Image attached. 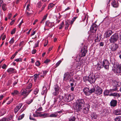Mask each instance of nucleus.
<instances>
[{"mask_svg": "<svg viewBox=\"0 0 121 121\" xmlns=\"http://www.w3.org/2000/svg\"><path fill=\"white\" fill-rule=\"evenodd\" d=\"M85 103L84 99H78L76 101V105L75 106V109L76 111L78 112H81L84 106Z\"/></svg>", "mask_w": 121, "mask_h": 121, "instance_id": "f257e3e1", "label": "nucleus"}, {"mask_svg": "<svg viewBox=\"0 0 121 121\" xmlns=\"http://www.w3.org/2000/svg\"><path fill=\"white\" fill-rule=\"evenodd\" d=\"M98 28V26L95 23H93L91 26L90 28V33H91V34H92L91 33H93V37H91V35H90L89 37H91V40L93 39L94 36L95 35L96 32Z\"/></svg>", "mask_w": 121, "mask_h": 121, "instance_id": "f03ea898", "label": "nucleus"}, {"mask_svg": "<svg viewBox=\"0 0 121 121\" xmlns=\"http://www.w3.org/2000/svg\"><path fill=\"white\" fill-rule=\"evenodd\" d=\"M87 52V47L86 46H84L82 48L81 52H79L78 55L79 56H77L76 57L77 59H78V60L80 61L81 57H83L86 56V54Z\"/></svg>", "mask_w": 121, "mask_h": 121, "instance_id": "7ed1b4c3", "label": "nucleus"}, {"mask_svg": "<svg viewBox=\"0 0 121 121\" xmlns=\"http://www.w3.org/2000/svg\"><path fill=\"white\" fill-rule=\"evenodd\" d=\"M93 89L94 90L93 93L95 92V94H96L100 95L102 93V89L98 85L93 86Z\"/></svg>", "mask_w": 121, "mask_h": 121, "instance_id": "20e7f679", "label": "nucleus"}, {"mask_svg": "<svg viewBox=\"0 0 121 121\" xmlns=\"http://www.w3.org/2000/svg\"><path fill=\"white\" fill-rule=\"evenodd\" d=\"M93 87L90 88L89 87H85L83 89V91L85 95L87 96H90L93 93Z\"/></svg>", "mask_w": 121, "mask_h": 121, "instance_id": "39448f33", "label": "nucleus"}, {"mask_svg": "<svg viewBox=\"0 0 121 121\" xmlns=\"http://www.w3.org/2000/svg\"><path fill=\"white\" fill-rule=\"evenodd\" d=\"M85 79L87 81L91 84L94 83L96 80L95 78V76L92 74H90L88 77H85Z\"/></svg>", "mask_w": 121, "mask_h": 121, "instance_id": "423d86ee", "label": "nucleus"}, {"mask_svg": "<svg viewBox=\"0 0 121 121\" xmlns=\"http://www.w3.org/2000/svg\"><path fill=\"white\" fill-rule=\"evenodd\" d=\"M118 38V35L114 34L111 36L109 40L111 43H114L117 41Z\"/></svg>", "mask_w": 121, "mask_h": 121, "instance_id": "0eeeda50", "label": "nucleus"}, {"mask_svg": "<svg viewBox=\"0 0 121 121\" xmlns=\"http://www.w3.org/2000/svg\"><path fill=\"white\" fill-rule=\"evenodd\" d=\"M110 63L107 59H104L102 61V65L103 67L106 69L108 70Z\"/></svg>", "mask_w": 121, "mask_h": 121, "instance_id": "6e6552de", "label": "nucleus"}, {"mask_svg": "<svg viewBox=\"0 0 121 121\" xmlns=\"http://www.w3.org/2000/svg\"><path fill=\"white\" fill-rule=\"evenodd\" d=\"M73 99V97L70 94H66L65 95L63 99L65 101L68 102L72 100Z\"/></svg>", "mask_w": 121, "mask_h": 121, "instance_id": "1a4fd4ad", "label": "nucleus"}, {"mask_svg": "<svg viewBox=\"0 0 121 121\" xmlns=\"http://www.w3.org/2000/svg\"><path fill=\"white\" fill-rule=\"evenodd\" d=\"M114 67V72L117 73H121V66L119 65H113Z\"/></svg>", "mask_w": 121, "mask_h": 121, "instance_id": "9d476101", "label": "nucleus"}, {"mask_svg": "<svg viewBox=\"0 0 121 121\" xmlns=\"http://www.w3.org/2000/svg\"><path fill=\"white\" fill-rule=\"evenodd\" d=\"M32 90V89L30 90L25 89L24 90L21 94V95L24 96V97H23V99L26 97Z\"/></svg>", "mask_w": 121, "mask_h": 121, "instance_id": "9b49d317", "label": "nucleus"}, {"mask_svg": "<svg viewBox=\"0 0 121 121\" xmlns=\"http://www.w3.org/2000/svg\"><path fill=\"white\" fill-rule=\"evenodd\" d=\"M54 89L55 91L53 93V95L55 96H56L58 95L60 91V88L58 85L56 84L54 86Z\"/></svg>", "mask_w": 121, "mask_h": 121, "instance_id": "f8f14e48", "label": "nucleus"}, {"mask_svg": "<svg viewBox=\"0 0 121 121\" xmlns=\"http://www.w3.org/2000/svg\"><path fill=\"white\" fill-rule=\"evenodd\" d=\"M118 48V45L116 43H114V44L112 45L110 48L112 52H113L116 51Z\"/></svg>", "mask_w": 121, "mask_h": 121, "instance_id": "ddd939ff", "label": "nucleus"}, {"mask_svg": "<svg viewBox=\"0 0 121 121\" xmlns=\"http://www.w3.org/2000/svg\"><path fill=\"white\" fill-rule=\"evenodd\" d=\"M71 76L70 73L68 72L65 73L64 75L63 80L67 81L70 78Z\"/></svg>", "mask_w": 121, "mask_h": 121, "instance_id": "4468645a", "label": "nucleus"}, {"mask_svg": "<svg viewBox=\"0 0 121 121\" xmlns=\"http://www.w3.org/2000/svg\"><path fill=\"white\" fill-rule=\"evenodd\" d=\"M45 26L46 27L51 28L54 26V23L53 22H51L49 20H47L46 22Z\"/></svg>", "mask_w": 121, "mask_h": 121, "instance_id": "2eb2a0df", "label": "nucleus"}, {"mask_svg": "<svg viewBox=\"0 0 121 121\" xmlns=\"http://www.w3.org/2000/svg\"><path fill=\"white\" fill-rule=\"evenodd\" d=\"M7 71L9 74L13 73H16V70L14 68H11L8 69Z\"/></svg>", "mask_w": 121, "mask_h": 121, "instance_id": "dca6fc26", "label": "nucleus"}, {"mask_svg": "<svg viewBox=\"0 0 121 121\" xmlns=\"http://www.w3.org/2000/svg\"><path fill=\"white\" fill-rule=\"evenodd\" d=\"M117 101L114 99H112L110 103L111 106L115 107L117 105Z\"/></svg>", "mask_w": 121, "mask_h": 121, "instance_id": "f3484780", "label": "nucleus"}, {"mask_svg": "<svg viewBox=\"0 0 121 121\" xmlns=\"http://www.w3.org/2000/svg\"><path fill=\"white\" fill-rule=\"evenodd\" d=\"M113 33L112 31L111 30L108 29L105 33V37L106 38L109 37Z\"/></svg>", "mask_w": 121, "mask_h": 121, "instance_id": "a211bd4d", "label": "nucleus"}, {"mask_svg": "<svg viewBox=\"0 0 121 121\" xmlns=\"http://www.w3.org/2000/svg\"><path fill=\"white\" fill-rule=\"evenodd\" d=\"M89 108L90 105H88L86 108L85 107L83 108L82 112L85 114L88 113L89 111Z\"/></svg>", "mask_w": 121, "mask_h": 121, "instance_id": "6ab92c4d", "label": "nucleus"}, {"mask_svg": "<svg viewBox=\"0 0 121 121\" xmlns=\"http://www.w3.org/2000/svg\"><path fill=\"white\" fill-rule=\"evenodd\" d=\"M111 4L113 7L117 8L118 6V0H113Z\"/></svg>", "mask_w": 121, "mask_h": 121, "instance_id": "aec40b11", "label": "nucleus"}, {"mask_svg": "<svg viewBox=\"0 0 121 121\" xmlns=\"http://www.w3.org/2000/svg\"><path fill=\"white\" fill-rule=\"evenodd\" d=\"M113 113L115 115H119L121 114V110L119 109H114L113 111Z\"/></svg>", "mask_w": 121, "mask_h": 121, "instance_id": "412c9836", "label": "nucleus"}, {"mask_svg": "<svg viewBox=\"0 0 121 121\" xmlns=\"http://www.w3.org/2000/svg\"><path fill=\"white\" fill-rule=\"evenodd\" d=\"M6 110L4 109H0V116L3 115L6 112Z\"/></svg>", "mask_w": 121, "mask_h": 121, "instance_id": "4be33fe9", "label": "nucleus"}, {"mask_svg": "<svg viewBox=\"0 0 121 121\" xmlns=\"http://www.w3.org/2000/svg\"><path fill=\"white\" fill-rule=\"evenodd\" d=\"M109 96H119L120 95L119 94L116 93H111V94L109 95Z\"/></svg>", "mask_w": 121, "mask_h": 121, "instance_id": "5701e85b", "label": "nucleus"}, {"mask_svg": "<svg viewBox=\"0 0 121 121\" xmlns=\"http://www.w3.org/2000/svg\"><path fill=\"white\" fill-rule=\"evenodd\" d=\"M110 92V91L109 90H106L104 92V96L108 95Z\"/></svg>", "mask_w": 121, "mask_h": 121, "instance_id": "b1692460", "label": "nucleus"}, {"mask_svg": "<svg viewBox=\"0 0 121 121\" xmlns=\"http://www.w3.org/2000/svg\"><path fill=\"white\" fill-rule=\"evenodd\" d=\"M33 99H28L26 101V103L29 105L33 101Z\"/></svg>", "mask_w": 121, "mask_h": 121, "instance_id": "393cba45", "label": "nucleus"}, {"mask_svg": "<svg viewBox=\"0 0 121 121\" xmlns=\"http://www.w3.org/2000/svg\"><path fill=\"white\" fill-rule=\"evenodd\" d=\"M91 117L92 119H95L97 118V116L95 113H93L91 114Z\"/></svg>", "mask_w": 121, "mask_h": 121, "instance_id": "a878e982", "label": "nucleus"}, {"mask_svg": "<svg viewBox=\"0 0 121 121\" xmlns=\"http://www.w3.org/2000/svg\"><path fill=\"white\" fill-rule=\"evenodd\" d=\"M58 115V114L56 113H52L50 114L48 117H56Z\"/></svg>", "mask_w": 121, "mask_h": 121, "instance_id": "bb28decb", "label": "nucleus"}, {"mask_svg": "<svg viewBox=\"0 0 121 121\" xmlns=\"http://www.w3.org/2000/svg\"><path fill=\"white\" fill-rule=\"evenodd\" d=\"M48 114L47 113H44L39 114V116L40 117H43V118H45L48 117Z\"/></svg>", "mask_w": 121, "mask_h": 121, "instance_id": "cd10ccee", "label": "nucleus"}, {"mask_svg": "<svg viewBox=\"0 0 121 121\" xmlns=\"http://www.w3.org/2000/svg\"><path fill=\"white\" fill-rule=\"evenodd\" d=\"M76 118L74 116H71L69 119V121H75Z\"/></svg>", "mask_w": 121, "mask_h": 121, "instance_id": "c85d7f7f", "label": "nucleus"}, {"mask_svg": "<svg viewBox=\"0 0 121 121\" xmlns=\"http://www.w3.org/2000/svg\"><path fill=\"white\" fill-rule=\"evenodd\" d=\"M19 92L16 90H14L11 93V94L13 95H14L17 94H19Z\"/></svg>", "mask_w": 121, "mask_h": 121, "instance_id": "c756f323", "label": "nucleus"}, {"mask_svg": "<svg viewBox=\"0 0 121 121\" xmlns=\"http://www.w3.org/2000/svg\"><path fill=\"white\" fill-rule=\"evenodd\" d=\"M115 121H121V116H117L114 119Z\"/></svg>", "mask_w": 121, "mask_h": 121, "instance_id": "7c9ffc66", "label": "nucleus"}, {"mask_svg": "<svg viewBox=\"0 0 121 121\" xmlns=\"http://www.w3.org/2000/svg\"><path fill=\"white\" fill-rule=\"evenodd\" d=\"M32 85L31 83L29 84L27 86L26 90H30L32 87Z\"/></svg>", "mask_w": 121, "mask_h": 121, "instance_id": "2f4dec72", "label": "nucleus"}, {"mask_svg": "<svg viewBox=\"0 0 121 121\" xmlns=\"http://www.w3.org/2000/svg\"><path fill=\"white\" fill-rule=\"evenodd\" d=\"M55 4H53L52 3H51L49 4L48 7V9H50L52 8L53 7L55 6Z\"/></svg>", "mask_w": 121, "mask_h": 121, "instance_id": "473e14b6", "label": "nucleus"}, {"mask_svg": "<svg viewBox=\"0 0 121 121\" xmlns=\"http://www.w3.org/2000/svg\"><path fill=\"white\" fill-rule=\"evenodd\" d=\"M25 116V114H23L21 115H20L18 118V120H20L23 118Z\"/></svg>", "mask_w": 121, "mask_h": 121, "instance_id": "72a5a7b5", "label": "nucleus"}, {"mask_svg": "<svg viewBox=\"0 0 121 121\" xmlns=\"http://www.w3.org/2000/svg\"><path fill=\"white\" fill-rule=\"evenodd\" d=\"M6 6V4H3L2 6V8L4 11H5L6 9L5 8Z\"/></svg>", "mask_w": 121, "mask_h": 121, "instance_id": "f704fd0d", "label": "nucleus"}, {"mask_svg": "<svg viewBox=\"0 0 121 121\" xmlns=\"http://www.w3.org/2000/svg\"><path fill=\"white\" fill-rule=\"evenodd\" d=\"M20 109L19 108H18V107L16 106L14 109V113L16 114L18 111Z\"/></svg>", "mask_w": 121, "mask_h": 121, "instance_id": "c9c22d12", "label": "nucleus"}, {"mask_svg": "<svg viewBox=\"0 0 121 121\" xmlns=\"http://www.w3.org/2000/svg\"><path fill=\"white\" fill-rule=\"evenodd\" d=\"M64 22H62L61 23L60 25V26L59 28V29H61L64 26Z\"/></svg>", "mask_w": 121, "mask_h": 121, "instance_id": "e433bc0d", "label": "nucleus"}, {"mask_svg": "<svg viewBox=\"0 0 121 121\" xmlns=\"http://www.w3.org/2000/svg\"><path fill=\"white\" fill-rule=\"evenodd\" d=\"M77 17H73L72 19V20L71 22V24L72 25L73 24L74 21L77 18Z\"/></svg>", "mask_w": 121, "mask_h": 121, "instance_id": "4c0bfd02", "label": "nucleus"}, {"mask_svg": "<svg viewBox=\"0 0 121 121\" xmlns=\"http://www.w3.org/2000/svg\"><path fill=\"white\" fill-rule=\"evenodd\" d=\"M16 31V28H14L11 31L10 33L12 35H13L15 33Z\"/></svg>", "mask_w": 121, "mask_h": 121, "instance_id": "58836bf2", "label": "nucleus"}, {"mask_svg": "<svg viewBox=\"0 0 121 121\" xmlns=\"http://www.w3.org/2000/svg\"><path fill=\"white\" fill-rule=\"evenodd\" d=\"M69 24L68 22H66L65 24V30H67L68 29V28L69 26Z\"/></svg>", "mask_w": 121, "mask_h": 121, "instance_id": "ea45409f", "label": "nucleus"}, {"mask_svg": "<svg viewBox=\"0 0 121 121\" xmlns=\"http://www.w3.org/2000/svg\"><path fill=\"white\" fill-rule=\"evenodd\" d=\"M34 81L35 82H36L37 80V79L38 77L37 76V74H35L34 75Z\"/></svg>", "mask_w": 121, "mask_h": 121, "instance_id": "a19ab883", "label": "nucleus"}, {"mask_svg": "<svg viewBox=\"0 0 121 121\" xmlns=\"http://www.w3.org/2000/svg\"><path fill=\"white\" fill-rule=\"evenodd\" d=\"M45 88V89H44V90L42 92H41V94L42 95H44L45 93L46 92L45 90H46V88L45 87V86H43V88L44 89V88ZM47 92V91H46V92Z\"/></svg>", "mask_w": 121, "mask_h": 121, "instance_id": "79ce46f5", "label": "nucleus"}, {"mask_svg": "<svg viewBox=\"0 0 121 121\" xmlns=\"http://www.w3.org/2000/svg\"><path fill=\"white\" fill-rule=\"evenodd\" d=\"M39 91V89L37 88H36L34 91V93L36 95L38 93Z\"/></svg>", "mask_w": 121, "mask_h": 121, "instance_id": "37998d69", "label": "nucleus"}, {"mask_svg": "<svg viewBox=\"0 0 121 121\" xmlns=\"http://www.w3.org/2000/svg\"><path fill=\"white\" fill-rule=\"evenodd\" d=\"M14 61H16L17 62H21L22 61V59L21 58H19L16 59Z\"/></svg>", "mask_w": 121, "mask_h": 121, "instance_id": "c03bdc74", "label": "nucleus"}, {"mask_svg": "<svg viewBox=\"0 0 121 121\" xmlns=\"http://www.w3.org/2000/svg\"><path fill=\"white\" fill-rule=\"evenodd\" d=\"M103 68L102 65H101V66H97V69L98 70H99L102 68Z\"/></svg>", "mask_w": 121, "mask_h": 121, "instance_id": "a18cd8bd", "label": "nucleus"}, {"mask_svg": "<svg viewBox=\"0 0 121 121\" xmlns=\"http://www.w3.org/2000/svg\"><path fill=\"white\" fill-rule=\"evenodd\" d=\"M14 38H12L10 41L9 42V43L10 44H12L14 42Z\"/></svg>", "mask_w": 121, "mask_h": 121, "instance_id": "49530a36", "label": "nucleus"}, {"mask_svg": "<svg viewBox=\"0 0 121 121\" xmlns=\"http://www.w3.org/2000/svg\"><path fill=\"white\" fill-rule=\"evenodd\" d=\"M61 62V61L60 60L56 64V67H57L60 64Z\"/></svg>", "mask_w": 121, "mask_h": 121, "instance_id": "de8ad7c7", "label": "nucleus"}, {"mask_svg": "<svg viewBox=\"0 0 121 121\" xmlns=\"http://www.w3.org/2000/svg\"><path fill=\"white\" fill-rule=\"evenodd\" d=\"M18 82V79L16 80L13 83V85L14 86L17 84Z\"/></svg>", "mask_w": 121, "mask_h": 121, "instance_id": "09e8293b", "label": "nucleus"}, {"mask_svg": "<svg viewBox=\"0 0 121 121\" xmlns=\"http://www.w3.org/2000/svg\"><path fill=\"white\" fill-rule=\"evenodd\" d=\"M13 98H12L7 103V104H10L13 101Z\"/></svg>", "mask_w": 121, "mask_h": 121, "instance_id": "8fccbe9b", "label": "nucleus"}, {"mask_svg": "<svg viewBox=\"0 0 121 121\" xmlns=\"http://www.w3.org/2000/svg\"><path fill=\"white\" fill-rule=\"evenodd\" d=\"M43 76H46L47 73L48 72V71L47 70H44L43 71Z\"/></svg>", "mask_w": 121, "mask_h": 121, "instance_id": "3c124183", "label": "nucleus"}, {"mask_svg": "<svg viewBox=\"0 0 121 121\" xmlns=\"http://www.w3.org/2000/svg\"><path fill=\"white\" fill-rule=\"evenodd\" d=\"M22 103H20L17 106V107H18V108H19L20 109L21 108L22 106Z\"/></svg>", "mask_w": 121, "mask_h": 121, "instance_id": "603ef678", "label": "nucleus"}, {"mask_svg": "<svg viewBox=\"0 0 121 121\" xmlns=\"http://www.w3.org/2000/svg\"><path fill=\"white\" fill-rule=\"evenodd\" d=\"M40 63L39 62V61H37L35 63V65L36 66H39L40 65Z\"/></svg>", "mask_w": 121, "mask_h": 121, "instance_id": "864d4df0", "label": "nucleus"}, {"mask_svg": "<svg viewBox=\"0 0 121 121\" xmlns=\"http://www.w3.org/2000/svg\"><path fill=\"white\" fill-rule=\"evenodd\" d=\"M48 43V40H45V42L44 44V47H46Z\"/></svg>", "mask_w": 121, "mask_h": 121, "instance_id": "5fc2aeb1", "label": "nucleus"}, {"mask_svg": "<svg viewBox=\"0 0 121 121\" xmlns=\"http://www.w3.org/2000/svg\"><path fill=\"white\" fill-rule=\"evenodd\" d=\"M30 6L29 4H28L26 6V9L27 10L29 11H30V9L29 8V7Z\"/></svg>", "mask_w": 121, "mask_h": 121, "instance_id": "6e6d98bb", "label": "nucleus"}, {"mask_svg": "<svg viewBox=\"0 0 121 121\" xmlns=\"http://www.w3.org/2000/svg\"><path fill=\"white\" fill-rule=\"evenodd\" d=\"M26 14L28 16H30L31 15L32 13H29V12L26 11Z\"/></svg>", "mask_w": 121, "mask_h": 121, "instance_id": "4d7b16f0", "label": "nucleus"}, {"mask_svg": "<svg viewBox=\"0 0 121 121\" xmlns=\"http://www.w3.org/2000/svg\"><path fill=\"white\" fill-rule=\"evenodd\" d=\"M117 90V88H115V89H110L109 91H110V92H112V91H115Z\"/></svg>", "mask_w": 121, "mask_h": 121, "instance_id": "13d9d810", "label": "nucleus"}, {"mask_svg": "<svg viewBox=\"0 0 121 121\" xmlns=\"http://www.w3.org/2000/svg\"><path fill=\"white\" fill-rule=\"evenodd\" d=\"M24 22L23 21V20H22V21L21 22L19 23V25L18 26V27H19V28H21V25H22V23Z\"/></svg>", "mask_w": 121, "mask_h": 121, "instance_id": "bf43d9fd", "label": "nucleus"}, {"mask_svg": "<svg viewBox=\"0 0 121 121\" xmlns=\"http://www.w3.org/2000/svg\"><path fill=\"white\" fill-rule=\"evenodd\" d=\"M9 97H8L7 98H6L3 101V102L2 103V104H3L4 103H5V102L6 101L9 99Z\"/></svg>", "mask_w": 121, "mask_h": 121, "instance_id": "052dcab7", "label": "nucleus"}, {"mask_svg": "<svg viewBox=\"0 0 121 121\" xmlns=\"http://www.w3.org/2000/svg\"><path fill=\"white\" fill-rule=\"evenodd\" d=\"M50 61V60H49L48 59H46L44 62V63L46 64H47Z\"/></svg>", "mask_w": 121, "mask_h": 121, "instance_id": "680f3d73", "label": "nucleus"}, {"mask_svg": "<svg viewBox=\"0 0 121 121\" xmlns=\"http://www.w3.org/2000/svg\"><path fill=\"white\" fill-rule=\"evenodd\" d=\"M99 46H103L104 45V42H101L99 43Z\"/></svg>", "mask_w": 121, "mask_h": 121, "instance_id": "e2e57ef3", "label": "nucleus"}, {"mask_svg": "<svg viewBox=\"0 0 121 121\" xmlns=\"http://www.w3.org/2000/svg\"><path fill=\"white\" fill-rule=\"evenodd\" d=\"M6 67L7 66L5 64H4L2 66V68L3 69H6Z\"/></svg>", "mask_w": 121, "mask_h": 121, "instance_id": "0e129e2a", "label": "nucleus"}, {"mask_svg": "<svg viewBox=\"0 0 121 121\" xmlns=\"http://www.w3.org/2000/svg\"><path fill=\"white\" fill-rule=\"evenodd\" d=\"M15 21V20H13L10 23V24L11 25H12L14 23Z\"/></svg>", "mask_w": 121, "mask_h": 121, "instance_id": "69168bd1", "label": "nucleus"}, {"mask_svg": "<svg viewBox=\"0 0 121 121\" xmlns=\"http://www.w3.org/2000/svg\"><path fill=\"white\" fill-rule=\"evenodd\" d=\"M46 6V4H44L43 5V6L41 9V11H42L43 10Z\"/></svg>", "mask_w": 121, "mask_h": 121, "instance_id": "338daca9", "label": "nucleus"}, {"mask_svg": "<svg viewBox=\"0 0 121 121\" xmlns=\"http://www.w3.org/2000/svg\"><path fill=\"white\" fill-rule=\"evenodd\" d=\"M6 120V118L5 117H4L1 119L0 120V121H5Z\"/></svg>", "mask_w": 121, "mask_h": 121, "instance_id": "774afa93", "label": "nucleus"}]
</instances>
